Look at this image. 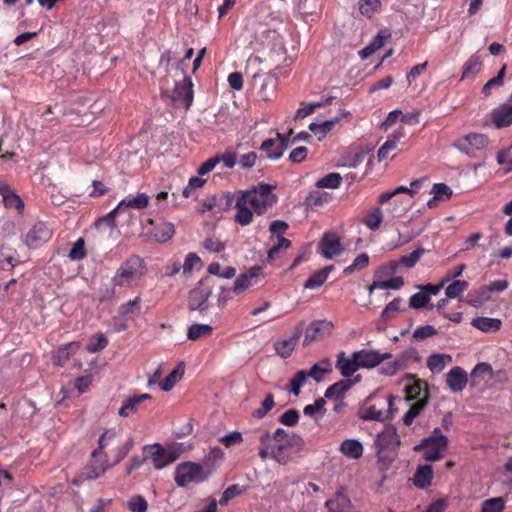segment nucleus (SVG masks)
I'll return each mask as SVG.
<instances>
[{"mask_svg": "<svg viewBox=\"0 0 512 512\" xmlns=\"http://www.w3.org/2000/svg\"><path fill=\"white\" fill-rule=\"evenodd\" d=\"M147 274L145 260L139 255H131L117 268L112 277L114 286L133 288L139 285Z\"/></svg>", "mask_w": 512, "mask_h": 512, "instance_id": "nucleus-1", "label": "nucleus"}, {"mask_svg": "<svg viewBox=\"0 0 512 512\" xmlns=\"http://www.w3.org/2000/svg\"><path fill=\"white\" fill-rule=\"evenodd\" d=\"M116 436L115 431L106 430L98 440V447L91 453L88 463L82 469V476L86 480H94L103 476L112 467L104 449L108 447Z\"/></svg>", "mask_w": 512, "mask_h": 512, "instance_id": "nucleus-2", "label": "nucleus"}, {"mask_svg": "<svg viewBox=\"0 0 512 512\" xmlns=\"http://www.w3.org/2000/svg\"><path fill=\"white\" fill-rule=\"evenodd\" d=\"M272 442V459L280 465H286L292 458L287 452L288 448L296 447L300 450L303 445V439L299 435H289L283 428H277L272 434Z\"/></svg>", "mask_w": 512, "mask_h": 512, "instance_id": "nucleus-3", "label": "nucleus"}, {"mask_svg": "<svg viewBox=\"0 0 512 512\" xmlns=\"http://www.w3.org/2000/svg\"><path fill=\"white\" fill-rule=\"evenodd\" d=\"M375 448L380 462L391 464L398 454L400 439L393 426H387L375 439Z\"/></svg>", "mask_w": 512, "mask_h": 512, "instance_id": "nucleus-4", "label": "nucleus"}, {"mask_svg": "<svg viewBox=\"0 0 512 512\" xmlns=\"http://www.w3.org/2000/svg\"><path fill=\"white\" fill-rule=\"evenodd\" d=\"M275 186L259 183L251 190L242 191L253 211L258 214H264L278 200V197L272 192Z\"/></svg>", "mask_w": 512, "mask_h": 512, "instance_id": "nucleus-5", "label": "nucleus"}, {"mask_svg": "<svg viewBox=\"0 0 512 512\" xmlns=\"http://www.w3.org/2000/svg\"><path fill=\"white\" fill-rule=\"evenodd\" d=\"M449 440L442 434L440 428H435L431 435L423 438L419 444L414 447L417 452L423 451V458L426 461H437L442 458L443 453L448 447Z\"/></svg>", "mask_w": 512, "mask_h": 512, "instance_id": "nucleus-6", "label": "nucleus"}, {"mask_svg": "<svg viewBox=\"0 0 512 512\" xmlns=\"http://www.w3.org/2000/svg\"><path fill=\"white\" fill-rule=\"evenodd\" d=\"M214 284V279L210 276H206L198 282V284L189 292L188 307L190 310H207V301L212 295Z\"/></svg>", "mask_w": 512, "mask_h": 512, "instance_id": "nucleus-7", "label": "nucleus"}, {"mask_svg": "<svg viewBox=\"0 0 512 512\" xmlns=\"http://www.w3.org/2000/svg\"><path fill=\"white\" fill-rule=\"evenodd\" d=\"M144 453H148L156 469H162L165 466L175 462L179 456V450L175 447L163 448L161 444L144 446Z\"/></svg>", "mask_w": 512, "mask_h": 512, "instance_id": "nucleus-8", "label": "nucleus"}, {"mask_svg": "<svg viewBox=\"0 0 512 512\" xmlns=\"http://www.w3.org/2000/svg\"><path fill=\"white\" fill-rule=\"evenodd\" d=\"M177 105L189 109L193 103L194 92L193 82L188 76H185L182 82H177L173 90L164 92Z\"/></svg>", "mask_w": 512, "mask_h": 512, "instance_id": "nucleus-9", "label": "nucleus"}, {"mask_svg": "<svg viewBox=\"0 0 512 512\" xmlns=\"http://www.w3.org/2000/svg\"><path fill=\"white\" fill-rule=\"evenodd\" d=\"M203 480V468L197 463L185 462L176 468L175 482L179 487H185L189 483Z\"/></svg>", "mask_w": 512, "mask_h": 512, "instance_id": "nucleus-10", "label": "nucleus"}, {"mask_svg": "<svg viewBox=\"0 0 512 512\" xmlns=\"http://www.w3.org/2000/svg\"><path fill=\"white\" fill-rule=\"evenodd\" d=\"M488 145V138L484 134H468L455 142L454 146L462 153L476 157L477 153Z\"/></svg>", "mask_w": 512, "mask_h": 512, "instance_id": "nucleus-11", "label": "nucleus"}, {"mask_svg": "<svg viewBox=\"0 0 512 512\" xmlns=\"http://www.w3.org/2000/svg\"><path fill=\"white\" fill-rule=\"evenodd\" d=\"M334 329L333 322L322 319L312 321L305 330L303 344L309 345L312 342L321 341L331 335Z\"/></svg>", "mask_w": 512, "mask_h": 512, "instance_id": "nucleus-12", "label": "nucleus"}, {"mask_svg": "<svg viewBox=\"0 0 512 512\" xmlns=\"http://www.w3.org/2000/svg\"><path fill=\"white\" fill-rule=\"evenodd\" d=\"M263 278L264 273L261 266L250 267L245 273L236 278L232 290L236 295H239L251 286L258 284Z\"/></svg>", "mask_w": 512, "mask_h": 512, "instance_id": "nucleus-13", "label": "nucleus"}, {"mask_svg": "<svg viewBox=\"0 0 512 512\" xmlns=\"http://www.w3.org/2000/svg\"><path fill=\"white\" fill-rule=\"evenodd\" d=\"M391 357L390 353H380L377 350L362 349L353 352V358L358 360L360 368H374Z\"/></svg>", "mask_w": 512, "mask_h": 512, "instance_id": "nucleus-14", "label": "nucleus"}, {"mask_svg": "<svg viewBox=\"0 0 512 512\" xmlns=\"http://www.w3.org/2000/svg\"><path fill=\"white\" fill-rule=\"evenodd\" d=\"M52 237V230L43 222H37L28 231L25 242L30 248H38Z\"/></svg>", "mask_w": 512, "mask_h": 512, "instance_id": "nucleus-15", "label": "nucleus"}, {"mask_svg": "<svg viewBox=\"0 0 512 512\" xmlns=\"http://www.w3.org/2000/svg\"><path fill=\"white\" fill-rule=\"evenodd\" d=\"M303 333V321L297 325L294 330L293 334L288 339L278 340L274 343V349L278 356L286 359L291 356L293 351L295 350V347Z\"/></svg>", "mask_w": 512, "mask_h": 512, "instance_id": "nucleus-16", "label": "nucleus"}, {"mask_svg": "<svg viewBox=\"0 0 512 512\" xmlns=\"http://www.w3.org/2000/svg\"><path fill=\"white\" fill-rule=\"evenodd\" d=\"M340 238L334 233H325L319 243V251L326 259H332L343 251Z\"/></svg>", "mask_w": 512, "mask_h": 512, "instance_id": "nucleus-17", "label": "nucleus"}, {"mask_svg": "<svg viewBox=\"0 0 512 512\" xmlns=\"http://www.w3.org/2000/svg\"><path fill=\"white\" fill-rule=\"evenodd\" d=\"M0 195L2 202L7 209H15L21 213L24 209V202L20 196L7 184L0 180Z\"/></svg>", "mask_w": 512, "mask_h": 512, "instance_id": "nucleus-18", "label": "nucleus"}, {"mask_svg": "<svg viewBox=\"0 0 512 512\" xmlns=\"http://www.w3.org/2000/svg\"><path fill=\"white\" fill-rule=\"evenodd\" d=\"M325 506L330 512H359L342 490L337 491L332 499L327 500Z\"/></svg>", "mask_w": 512, "mask_h": 512, "instance_id": "nucleus-19", "label": "nucleus"}, {"mask_svg": "<svg viewBox=\"0 0 512 512\" xmlns=\"http://www.w3.org/2000/svg\"><path fill=\"white\" fill-rule=\"evenodd\" d=\"M250 204L241 191L237 192V199L235 208L237 213L235 215V222L241 226L249 225L253 220V211L249 208Z\"/></svg>", "mask_w": 512, "mask_h": 512, "instance_id": "nucleus-20", "label": "nucleus"}, {"mask_svg": "<svg viewBox=\"0 0 512 512\" xmlns=\"http://www.w3.org/2000/svg\"><path fill=\"white\" fill-rule=\"evenodd\" d=\"M360 381V375H357L353 380L346 379L340 380L331 386H329L325 391V398L327 399H337L343 400L344 395L351 389V387Z\"/></svg>", "mask_w": 512, "mask_h": 512, "instance_id": "nucleus-21", "label": "nucleus"}, {"mask_svg": "<svg viewBox=\"0 0 512 512\" xmlns=\"http://www.w3.org/2000/svg\"><path fill=\"white\" fill-rule=\"evenodd\" d=\"M446 382L453 392H461L468 382L467 373L463 368L455 366L447 374Z\"/></svg>", "mask_w": 512, "mask_h": 512, "instance_id": "nucleus-22", "label": "nucleus"}, {"mask_svg": "<svg viewBox=\"0 0 512 512\" xmlns=\"http://www.w3.org/2000/svg\"><path fill=\"white\" fill-rule=\"evenodd\" d=\"M405 379L410 380L411 383L406 385L404 391L406 393L407 400H419L422 394L425 395L427 390V383L416 377L414 374H406Z\"/></svg>", "mask_w": 512, "mask_h": 512, "instance_id": "nucleus-23", "label": "nucleus"}, {"mask_svg": "<svg viewBox=\"0 0 512 512\" xmlns=\"http://www.w3.org/2000/svg\"><path fill=\"white\" fill-rule=\"evenodd\" d=\"M151 398L152 396L147 393L128 397L123 401L118 410V414L122 417H129L138 411L139 406L143 401L150 400Z\"/></svg>", "mask_w": 512, "mask_h": 512, "instance_id": "nucleus-24", "label": "nucleus"}, {"mask_svg": "<svg viewBox=\"0 0 512 512\" xmlns=\"http://www.w3.org/2000/svg\"><path fill=\"white\" fill-rule=\"evenodd\" d=\"M491 120L497 128L508 127L512 124V105L503 104L491 112Z\"/></svg>", "mask_w": 512, "mask_h": 512, "instance_id": "nucleus-25", "label": "nucleus"}, {"mask_svg": "<svg viewBox=\"0 0 512 512\" xmlns=\"http://www.w3.org/2000/svg\"><path fill=\"white\" fill-rule=\"evenodd\" d=\"M336 368L340 371L343 377L352 376L359 368L358 360L353 358V354L351 358H346L344 352H340L337 356Z\"/></svg>", "mask_w": 512, "mask_h": 512, "instance_id": "nucleus-26", "label": "nucleus"}, {"mask_svg": "<svg viewBox=\"0 0 512 512\" xmlns=\"http://www.w3.org/2000/svg\"><path fill=\"white\" fill-rule=\"evenodd\" d=\"M433 475L434 471L431 465L419 466L413 476V483L418 488L426 489L431 485Z\"/></svg>", "mask_w": 512, "mask_h": 512, "instance_id": "nucleus-27", "label": "nucleus"}, {"mask_svg": "<svg viewBox=\"0 0 512 512\" xmlns=\"http://www.w3.org/2000/svg\"><path fill=\"white\" fill-rule=\"evenodd\" d=\"M141 309V297L136 296L134 299L123 303L118 308V316L127 320H134Z\"/></svg>", "mask_w": 512, "mask_h": 512, "instance_id": "nucleus-28", "label": "nucleus"}, {"mask_svg": "<svg viewBox=\"0 0 512 512\" xmlns=\"http://www.w3.org/2000/svg\"><path fill=\"white\" fill-rule=\"evenodd\" d=\"M429 398V392L425 390V395L410 406L409 410L403 416V423L406 426H410L414 419L422 413L429 402Z\"/></svg>", "mask_w": 512, "mask_h": 512, "instance_id": "nucleus-29", "label": "nucleus"}, {"mask_svg": "<svg viewBox=\"0 0 512 512\" xmlns=\"http://www.w3.org/2000/svg\"><path fill=\"white\" fill-rule=\"evenodd\" d=\"M78 348L79 344L77 342H70L58 347L52 356L53 363L58 366H63L71 355L76 353Z\"/></svg>", "mask_w": 512, "mask_h": 512, "instance_id": "nucleus-30", "label": "nucleus"}, {"mask_svg": "<svg viewBox=\"0 0 512 512\" xmlns=\"http://www.w3.org/2000/svg\"><path fill=\"white\" fill-rule=\"evenodd\" d=\"M471 325L482 332L492 333L500 330L502 322L497 318L476 317L472 319Z\"/></svg>", "mask_w": 512, "mask_h": 512, "instance_id": "nucleus-31", "label": "nucleus"}, {"mask_svg": "<svg viewBox=\"0 0 512 512\" xmlns=\"http://www.w3.org/2000/svg\"><path fill=\"white\" fill-rule=\"evenodd\" d=\"M340 452L350 459H359L363 455V445L356 439L344 440L339 448Z\"/></svg>", "mask_w": 512, "mask_h": 512, "instance_id": "nucleus-32", "label": "nucleus"}, {"mask_svg": "<svg viewBox=\"0 0 512 512\" xmlns=\"http://www.w3.org/2000/svg\"><path fill=\"white\" fill-rule=\"evenodd\" d=\"M175 234V227L171 222L163 221L156 225L154 229L151 231L152 237L157 242H167L169 241Z\"/></svg>", "mask_w": 512, "mask_h": 512, "instance_id": "nucleus-33", "label": "nucleus"}, {"mask_svg": "<svg viewBox=\"0 0 512 512\" xmlns=\"http://www.w3.org/2000/svg\"><path fill=\"white\" fill-rule=\"evenodd\" d=\"M333 270V266H325L321 270L311 275L304 283L305 289H317L321 287L328 279L330 272Z\"/></svg>", "mask_w": 512, "mask_h": 512, "instance_id": "nucleus-34", "label": "nucleus"}, {"mask_svg": "<svg viewBox=\"0 0 512 512\" xmlns=\"http://www.w3.org/2000/svg\"><path fill=\"white\" fill-rule=\"evenodd\" d=\"M150 197L146 193H139L134 198H125L118 204V209H137L142 210L148 207Z\"/></svg>", "mask_w": 512, "mask_h": 512, "instance_id": "nucleus-35", "label": "nucleus"}, {"mask_svg": "<svg viewBox=\"0 0 512 512\" xmlns=\"http://www.w3.org/2000/svg\"><path fill=\"white\" fill-rule=\"evenodd\" d=\"M260 149L266 153L267 158L278 160L283 156L285 145H278L275 139H266L262 142Z\"/></svg>", "mask_w": 512, "mask_h": 512, "instance_id": "nucleus-36", "label": "nucleus"}, {"mask_svg": "<svg viewBox=\"0 0 512 512\" xmlns=\"http://www.w3.org/2000/svg\"><path fill=\"white\" fill-rule=\"evenodd\" d=\"M481 68V57L478 54H473L465 62L461 78H474L481 71Z\"/></svg>", "mask_w": 512, "mask_h": 512, "instance_id": "nucleus-37", "label": "nucleus"}, {"mask_svg": "<svg viewBox=\"0 0 512 512\" xmlns=\"http://www.w3.org/2000/svg\"><path fill=\"white\" fill-rule=\"evenodd\" d=\"M213 327L208 324H192L187 331L189 340L196 341L201 338L209 337L212 334Z\"/></svg>", "mask_w": 512, "mask_h": 512, "instance_id": "nucleus-38", "label": "nucleus"}, {"mask_svg": "<svg viewBox=\"0 0 512 512\" xmlns=\"http://www.w3.org/2000/svg\"><path fill=\"white\" fill-rule=\"evenodd\" d=\"M358 417L362 420H376V421H384L385 413L383 409H377L376 405L360 407L358 411Z\"/></svg>", "mask_w": 512, "mask_h": 512, "instance_id": "nucleus-39", "label": "nucleus"}, {"mask_svg": "<svg viewBox=\"0 0 512 512\" xmlns=\"http://www.w3.org/2000/svg\"><path fill=\"white\" fill-rule=\"evenodd\" d=\"M259 442L261 444L258 455L262 460H266L268 457L272 458L273 446H272V434L270 431L265 430L261 432L259 436Z\"/></svg>", "mask_w": 512, "mask_h": 512, "instance_id": "nucleus-40", "label": "nucleus"}, {"mask_svg": "<svg viewBox=\"0 0 512 512\" xmlns=\"http://www.w3.org/2000/svg\"><path fill=\"white\" fill-rule=\"evenodd\" d=\"M184 374V369L182 365H178L174 368L166 378L160 383V387L163 391L168 392L173 389L176 382L182 378Z\"/></svg>", "mask_w": 512, "mask_h": 512, "instance_id": "nucleus-41", "label": "nucleus"}, {"mask_svg": "<svg viewBox=\"0 0 512 512\" xmlns=\"http://www.w3.org/2000/svg\"><path fill=\"white\" fill-rule=\"evenodd\" d=\"M16 251L5 245L0 246V267L2 269H9L16 265L17 259L15 257Z\"/></svg>", "mask_w": 512, "mask_h": 512, "instance_id": "nucleus-42", "label": "nucleus"}, {"mask_svg": "<svg viewBox=\"0 0 512 512\" xmlns=\"http://www.w3.org/2000/svg\"><path fill=\"white\" fill-rule=\"evenodd\" d=\"M358 6L363 16L371 18L375 13L380 12L382 5L380 0H359Z\"/></svg>", "mask_w": 512, "mask_h": 512, "instance_id": "nucleus-43", "label": "nucleus"}, {"mask_svg": "<svg viewBox=\"0 0 512 512\" xmlns=\"http://www.w3.org/2000/svg\"><path fill=\"white\" fill-rule=\"evenodd\" d=\"M338 119L326 120L322 123H311L309 129L317 136L318 140H322L326 137L328 132L332 130Z\"/></svg>", "mask_w": 512, "mask_h": 512, "instance_id": "nucleus-44", "label": "nucleus"}, {"mask_svg": "<svg viewBox=\"0 0 512 512\" xmlns=\"http://www.w3.org/2000/svg\"><path fill=\"white\" fill-rule=\"evenodd\" d=\"M383 221V212L380 207L373 208L363 219V223L371 230H377Z\"/></svg>", "mask_w": 512, "mask_h": 512, "instance_id": "nucleus-45", "label": "nucleus"}, {"mask_svg": "<svg viewBox=\"0 0 512 512\" xmlns=\"http://www.w3.org/2000/svg\"><path fill=\"white\" fill-rule=\"evenodd\" d=\"M207 271L211 275H216L223 279H231L236 275V269L234 267L226 266L222 268V266L218 262L211 263L208 266Z\"/></svg>", "mask_w": 512, "mask_h": 512, "instance_id": "nucleus-46", "label": "nucleus"}, {"mask_svg": "<svg viewBox=\"0 0 512 512\" xmlns=\"http://www.w3.org/2000/svg\"><path fill=\"white\" fill-rule=\"evenodd\" d=\"M342 177L339 173L332 172L325 175L323 178L316 182L318 188L336 189L341 185Z\"/></svg>", "mask_w": 512, "mask_h": 512, "instance_id": "nucleus-47", "label": "nucleus"}, {"mask_svg": "<svg viewBox=\"0 0 512 512\" xmlns=\"http://www.w3.org/2000/svg\"><path fill=\"white\" fill-rule=\"evenodd\" d=\"M275 406L274 395L272 393H268L261 403V407L255 409L252 412V416L256 419H262L270 412Z\"/></svg>", "mask_w": 512, "mask_h": 512, "instance_id": "nucleus-48", "label": "nucleus"}, {"mask_svg": "<svg viewBox=\"0 0 512 512\" xmlns=\"http://www.w3.org/2000/svg\"><path fill=\"white\" fill-rule=\"evenodd\" d=\"M445 357H448L449 359L450 356H446L444 354H432L428 357L427 359V367L430 369V371L432 373H440L444 370L445 368Z\"/></svg>", "mask_w": 512, "mask_h": 512, "instance_id": "nucleus-49", "label": "nucleus"}, {"mask_svg": "<svg viewBox=\"0 0 512 512\" xmlns=\"http://www.w3.org/2000/svg\"><path fill=\"white\" fill-rule=\"evenodd\" d=\"M504 509V499L502 497H494L482 503L480 512H503Z\"/></svg>", "mask_w": 512, "mask_h": 512, "instance_id": "nucleus-50", "label": "nucleus"}, {"mask_svg": "<svg viewBox=\"0 0 512 512\" xmlns=\"http://www.w3.org/2000/svg\"><path fill=\"white\" fill-rule=\"evenodd\" d=\"M133 444H134L133 440L131 438H129L124 444H122L121 446H119L115 450H113V452H112L113 462L110 465H112V467H113V466L119 464L128 455V453L130 452V450L133 447Z\"/></svg>", "mask_w": 512, "mask_h": 512, "instance_id": "nucleus-51", "label": "nucleus"}, {"mask_svg": "<svg viewBox=\"0 0 512 512\" xmlns=\"http://www.w3.org/2000/svg\"><path fill=\"white\" fill-rule=\"evenodd\" d=\"M333 99H334L333 97H328L324 101L314 102V103L308 104L305 107L299 108L296 112L295 118L296 119L305 118L306 116L312 114L317 108L329 105Z\"/></svg>", "mask_w": 512, "mask_h": 512, "instance_id": "nucleus-52", "label": "nucleus"}, {"mask_svg": "<svg viewBox=\"0 0 512 512\" xmlns=\"http://www.w3.org/2000/svg\"><path fill=\"white\" fill-rule=\"evenodd\" d=\"M506 73V65H503L501 69L499 70L498 74L491 78L482 88V93L485 96L490 95L491 89L493 87H500L503 85L504 77Z\"/></svg>", "mask_w": 512, "mask_h": 512, "instance_id": "nucleus-53", "label": "nucleus"}, {"mask_svg": "<svg viewBox=\"0 0 512 512\" xmlns=\"http://www.w3.org/2000/svg\"><path fill=\"white\" fill-rule=\"evenodd\" d=\"M468 288V282L465 280H455L451 284H449L445 290V294L447 298H456L462 292H464Z\"/></svg>", "mask_w": 512, "mask_h": 512, "instance_id": "nucleus-54", "label": "nucleus"}, {"mask_svg": "<svg viewBox=\"0 0 512 512\" xmlns=\"http://www.w3.org/2000/svg\"><path fill=\"white\" fill-rule=\"evenodd\" d=\"M307 378L306 370H299L290 380V392L293 395L298 396L300 394V389L305 385Z\"/></svg>", "mask_w": 512, "mask_h": 512, "instance_id": "nucleus-55", "label": "nucleus"}, {"mask_svg": "<svg viewBox=\"0 0 512 512\" xmlns=\"http://www.w3.org/2000/svg\"><path fill=\"white\" fill-rule=\"evenodd\" d=\"M401 302L400 298H395L389 302L381 312V319L386 322L393 318L401 310Z\"/></svg>", "mask_w": 512, "mask_h": 512, "instance_id": "nucleus-56", "label": "nucleus"}, {"mask_svg": "<svg viewBox=\"0 0 512 512\" xmlns=\"http://www.w3.org/2000/svg\"><path fill=\"white\" fill-rule=\"evenodd\" d=\"M368 265H369V256L366 253H362L354 259V261L351 265L347 266L344 269L343 273L345 275H348V274L353 273L356 270H363Z\"/></svg>", "mask_w": 512, "mask_h": 512, "instance_id": "nucleus-57", "label": "nucleus"}, {"mask_svg": "<svg viewBox=\"0 0 512 512\" xmlns=\"http://www.w3.org/2000/svg\"><path fill=\"white\" fill-rule=\"evenodd\" d=\"M108 345V339L103 334L93 336L90 343L87 345L86 350L89 353H97L105 349Z\"/></svg>", "mask_w": 512, "mask_h": 512, "instance_id": "nucleus-58", "label": "nucleus"}, {"mask_svg": "<svg viewBox=\"0 0 512 512\" xmlns=\"http://www.w3.org/2000/svg\"><path fill=\"white\" fill-rule=\"evenodd\" d=\"M87 252L85 250V240L83 238L77 239L73 244V247L69 251L68 257L73 260H82L86 257Z\"/></svg>", "mask_w": 512, "mask_h": 512, "instance_id": "nucleus-59", "label": "nucleus"}, {"mask_svg": "<svg viewBox=\"0 0 512 512\" xmlns=\"http://www.w3.org/2000/svg\"><path fill=\"white\" fill-rule=\"evenodd\" d=\"M405 366V359L398 358L394 361L388 362L381 367V373L387 376H393L398 371L402 370Z\"/></svg>", "mask_w": 512, "mask_h": 512, "instance_id": "nucleus-60", "label": "nucleus"}, {"mask_svg": "<svg viewBox=\"0 0 512 512\" xmlns=\"http://www.w3.org/2000/svg\"><path fill=\"white\" fill-rule=\"evenodd\" d=\"M243 488L238 484H233L229 486L223 493L221 498L219 499V504L221 506H225L228 502L234 497L241 495L243 493Z\"/></svg>", "mask_w": 512, "mask_h": 512, "instance_id": "nucleus-61", "label": "nucleus"}, {"mask_svg": "<svg viewBox=\"0 0 512 512\" xmlns=\"http://www.w3.org/2000/svg\"><path fill=\"white\" fill-rule=\"evenodd\" d=\"M424 252V248H418L408 255L401 256L399 263L407 268H411L419 261Z\"/></svg>", "mask_w": 512, "mask_h": 512, "instance_id": "nucleus-62", "label": "nucleus"}, {"mask_svg": "<svg viewBox=\"0 0 512 512\" xmlns=\"http://www.w3.org/2000/svg\"><path fill=\"white\" fill-rule=\"evenodd\" d=\"M430 298H428V294L424 293L422 290L413 294L409 299V307L413 309H421L427 306Z\"/></svg>", "mask_w": 512, "mask_h": 512, "instance_id": "nucleus-63", "label": "nucleus"}, {"mask_svg": "<svg viewBox=\"0 0 512 512\" xmlns=\"http://www.w3.org/2000/svg\"><path fill=\"white\" fill-rule=\"evenodd\" d=\"M128 508L132 512H146L148 503L143 496L137 495L129 499Z\"/></svg>", "mask_w": 512, "mask_h": 512, "instance_id": "nucleus-64", "label": "nucleus"}]
</instances>
